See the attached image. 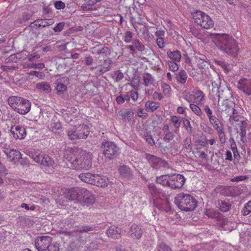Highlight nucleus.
<instances>
[{
	"label": "nucleus",
	"mask_w": 251,
	"mask_h": 251,
	"mask_svg": "<svg viewBox=\"0 0 251 251\" xmlns=\"http://www.w3.org/2000/svg\"><path fill=\"white\" fill-rule=\"evenodd\" d=\"M193 35L205 44L214 43L219 49L228 55L235 57L239 51L238 44L232 36L226 34H212L204 32L203 34L198 30L193 32Z\"/></svg>",
	"instance_id": "obj_1"
},
{
	"label": "nucleus",
	"mask_w": 251,
	"mask_h": 251,
	"mask_svg": "<svg viewBox=\"0 0 251 251\" xmlns=\"http://www.w3.org/2000/svg\"><path fill=\"white\" fill-rule=\"evenodd\" d=\"M67 166L76 170H88L92 166L93 155L77 148H68L64 153Z\"/></svg>",
	"instance_id": "obj_2"
},
{
	"label": "nucleus",
	"mask_w": 251,
	"mask_h": 251,
	"mask_svg": "<svg viewBox=\"0 0 251 251\" xmlns=\"http://www.w3.org/2000/svg\"><path fill=\"white\" fill-rule=\"evenodd\" d=\"M156 181L162 186L176 190L180 189L183 186L186 178L183 175L179 174L166 175L157 177Z\"/></svg>",
	"instance_id": "obj_3"
},
{
	"label": "nucleus",
	"mask_w": 251,
	"mask_h": 251,
	"mask_svg": "<svg viewBox=\"0 0 251 251\" xmlns=\"http://www.w3.org/2000/svg\"><path fill=\"white\" fill-rule=\"evenodd\" d=\"M8 103L13 109L22 115L27 114L30 110V102L20 97H9L8 99Z\"/></svg>",
	"instance_id": "obj_4"
},
{
	"label": "nucleus",
	"mask_w": 251,
	"mask_h": 251,
	"mask_svg": "<svg viewBox=\"0 0 251 251\" xmlns=\"http://www.w3.org/2000/svg\"><path fill=\"white\" fill-rule=\"evenodd\" d=\"M175 202L182 210L191 211L197 206V201L191 195L180 193L175 198Z\"/></svg>",
	"instance_id": "obj_5"
},
{
	"label": "nucleus",
	"mask_w": 251,
	"mask_h": 251,
	"mask_svg": "<svg viewBox=\"0 0 251 251\" xmlns=\"http://www.w3.org/2000/svg\"><path fill=\"white\" fill-rule=\"evenodd\" d=\"M68 138L71 140L84 139L90 134L89 126L85 124L71 127L67 131Z\"/></svg>",
	"instance_id": "obj_6"
},
{
	"label": "nucleus",
	"mask_w": 251,
	"mask_h": 251,
	"mask_svg": "<svg viewBox=\"0 0 251 251\" xmlns=\"http://www.w3.org/2000/svg\"><path fill=\"white\" fill-rule=\"evenodd\" d=\"M192 16L195 22L203 28L210 29L214 25V22L210 17L201 11L196 10Z\"/></svg>",
	"instance_id": "obj_7"
},
{
	"label": "nucleus",
	"mask_w": 251,
	"mask_h": 251,
	"mask_svg": "<svg viewBox=\"0 0 251 251\" xmlns=\"http://www.w3.org/2000/svg\"><path fill=\"white\" fill-rule=\"evenodd\" d=\"M28 155L36 162L46 167H52L54 161L49 155L44 153H38L33 151L28 152Z\"/></svg>",
	"instance_id": "obj_8"
},
{
	"label": "nucleus",
	"mask_w": 251,
	"mask_h": 251,
	"mask_svg": "<svg viewBox=\"0 0 251 251\" xmlns=\"http://www.w3.org/2000/svg\"><path fill=\"white\" fill-rule=\"evenodd\" d=\"M205 94L199 89H194L191 93L184 95V99L189 103L201 104L205 99Z\"/></svg>",
	"instance_id": "obj_9"
},
{
	"label": "nucleus",
	"mask_w": 251,
	"mask_h": 251,
	"mask_svg": "<svg viewBox=\"0 0 251 251\" xmlns=\"http://www.w3.org/2000/svg\"><path fill=\"white\" fill-rule=\"evenodd\" d=\"M103 153L108 158L111 159L118 151V148L113 142L106 141L102 144Z\"/></svg>",
	"instance_id": "obj_10"
},
{
	"label": "nucleus",
	"mask_w": 251,
	"mask_h": 251,
	"mask_svg": "<svg viewBox=\"0 0 251 251\" xmlns=\"http://www.w3.org/2000/svg\"><path fill=\"white\" fill-rule=\"evenodd\" d=\"M52 240V238L48 236L38 237L35 240V247L39 251H45Z\"/></svg>",
	"instance_id": "obj_11"
},
{
	"label": "nucleus",
	"mask_w": 251,
	"mask_h": 251,
	"mask_svg": "<svg viewBox=\"0 0 251 251\" xmlns=\"http://www.w3.org/2000/svg\"><path fill=\"white\" fill-rule=\"evenodd\" d=\"M84 189L81 187H73L66 190L64 193L69 200H77L79 201V197L82 196Z\"/></svg>",
	"instance_id": "obj_12"
},
{
	"label": "nucleus",
	"mask_w": 251,
	"mask_h": 251,
	"mask_svg": "<svg viewBox=\"0 0 251 251\" xmlns=\"http://www.w3.org/2000/svg\"><path fill=\"white\" fill-rule=\"evenodd\" d=\"M237 88L248 96L251 95V79L241 78L237 82Z\"/></svg>",
	"instance_id": "obj_13"
},
{
	"label": "nucleus",
	"mask_w": 251,
	"mask_h": 251,
	"mask_svg": "<svg viewBox=\"0 0 251 251\" xmlns=\"http://www.w3.org/2000/svg\"><path fill=\"white\" fill-rule=\"evenodd\" d=\"M79 197V202L87 206L92 204L95 201L94 195L85 188L84 189V191L82 192V196Z\"/></svg>",
	"instance_id": "obj_14"
},
{
	"label": "nucleus",
	"mask_w": 251,
	"mask_h": 251,
	"mask_svg": "<svg viewBox=\"0 0 251 251\" xmlns=\"http://www.w3.org/2000/svg\"><path fill=\"white\" fill-rule=\"evenodd\" d=\"M10 132L16 139H23L26 135L25 128L20 125H13L11 126Z\"/></svg>",
	"instance_id": "obj_15"
},
{
	"label": "nucleus",
	"mask_w": 251,
	"mask_h": 251,
	"mask_svg": "<svg viewBox=\"0 0 251 251\" xmlns=\"http://www.w3.org/2000/svg\"><path fill=\"white\" fill-rule=\"evenodd\" d=\"M54 21L51 19H38L31 23L30 26L34 29H37L52 25Z\"/></svg>",
	"instance_id": "obj_16"
},
{
	"label": "nucleus",
	"mask_w": 251,
	"mask_h": 251,
	"mask_svg": "<svg viewBox=\"0 0 251 251\" xmlns=\"http://www.w3.org/2000/svg\"><path fill=\"white\" fill-rule=\"evenodd\" d=\"M233 103L227 100H225L222 105L219 107L220 111L225 112L227 115H230L235 111V108L233 106Z\"/></svg>",
	"instance_id": "obj_17"
},
{
	"label": "nucleus",
	"mask_w": 251,
	"mask_h": 251,
	"mask_svg": "<svg viewBox=\"0 0 251 251\" xmlns=\"http://www.w3.org/2000/svg\"><path fill=\"white\" fill-rule=\"evenodd\" d=\"M94 182L93 185H96L100 187H106L108 186L109 180L107 176H100L99 175H95Z\"/></svg>",
	"instance_id": "obj_18"
},
{
	"label": "nucleus",
	"mask_w": 251,
	"mask_h": 251,
	"mask_svg": "<svg viewBox=\"0 0 251 251\" xmlns=\"http://www.w3.org/2000/svg\"><path fill=\"white\" fill-rule=\"evenodd\" d=\"M130 232L133 239H139L143 235V229L140 225L133 224L130 227Z\"/></svg>",
	"instance_id": "obj_19"
},
{
	"label": "nucleus",
	"mask_w": 251,
	"mask_h": 251,
	"mask_svg": "<svg viewBox=\"0 0 251 251\" xmlns=\"http://www.w3.org/2000/svg\"><path fill=\"white\" fill-rule=\"evenodd\" d=\"M106 234L109 237L116 239L120 237L121 230L116 226H111L106 231Z\"/></svg>",
	"instance_id": "obj_20"
},
{
	"label": "nucleus",
	"mask_w": 251,
	"mask_h": 251,
	"mask_svg": "<svg viewBox=\"0 0 251 251\" xmlns=\"http://www.w3.org/2000/svg\"><path fill=\"white\" fill-rule=\"evenodd\" d=\"M5 153L10 161H15L21 158V153L18 150L11 149L5 152Z\"/></svg>",
	"instance_id": "obj_21"
},
{
	"label": "nucleus",
	"mask_w": 251,
	"mask_h": 251,
	"mask_svg": "<svg viewBox=\"0 0 251 251\" xmlns=\"http://www.w3.org/2000/svg\"><path fill=\"white\" fill-rule=\"evenodd\" d=\"M167 56L171 60L176 62H180L181 58V53L179 50H168L167 52Z\"/></svg>",
	"instance_id": "obj_22"
},
{
	"label": "nucleus",
	"mask_w": 251,
	"mask_h": 251,
	"mask_svg": "<svg viewBox=\"0 0 251 251\" xmlns=\"http://www.w3.org/2000/svg\"><path fill=\"white\" fill-rule=\"evenodd\" d=\"M94 177H95V175L89 173H82L79 175V178L81 180L91 184H93Z\"/></svg>",
	"instance_id": "obj_23"
},
{
	"label": "nucleus",
	"mask_w": 251,
	"mask_h": 251,
	"mask_svg": "<svg viewBox=\"0 0 251 251\" xmlns=\"http://www.w3.org/2000/svg\"><path fill=\"white\" fill-rule=\"evenodd\" d=\"M145 106L146 111L148 112H153L159 108L160 104L158 102L148 101L146 102Z\"/></svg>",
	"instance_id": "obj_24"
},
{
	"label": "nucleus",
	"mask_w": 251,
	"mask_h": 251,
	"mask_svg": "<svg viewBox=\"0 0 251 251\" xmlns=\"http://www.w3.org/2000/svg\"><path fill=\"white\" fill-rule=\"evenodd\" d=\"M188 77L186 72L184 70L180 71L176 76L177 81L181 84H184Z\"/></svg>",
	"instance_id": "obj_25"
},
{
	"label": "nucleus",
	"mask_w": 251,
	"mask_h": 251,
	"mask_svg": "<svg viewBox=\"0 0 251 251\" xmlns=\"http://www.w3.org/2000/svg\"><path fill=\"white\" fill-rule=\"evenodd\" d=\"M218 205L220 210L223 212L229 211L231 206V204L228 201L222 200L219 201Z\"/></svg>",
	"instance_id": "obj_26"
},
{
	"label": "nucleus",
	"mask_w": 251,
	"mask_h": 251,
	"mask_svg": "<svg viewBox=\"0 0 251 251\" xmlns=\"http://www.w3.org/2000/svg\"><path fill=\"white\" fill-rule=\"evenodd\" d=\"M209 122L212 126L217 130L218 129H220V128L223 127V125L222 123H221L220 120L217 118L215 116H213L212 117H210L209 119Z\"/></svg>",
	"instance_id": "obj_27"
},
{
	"label": "nucleus",
	"mask_w": 251,
	"mask_h": 251,
	"mask_svg": "<svg viewBox=\"0 0 251 251\" xmlns=\"http://www.w3.org/2000/svg\"><path fill=\"white\" fill-rule=\"evenodd\" d=\"M143 79L145 86H150L151 85H154L155 80L154 77L150 74H146L143 76Z\"/></svg>",
	"instance_id": "obj_28"
},
{
	"label": "nucleus",
	"mask_w": 251,
	"mask_h": 251,
	"mask_svg": "<svg viewBox=\"0 0 251 251\" xmlns=\"http://www.w3.org/2000/svg\"><path fill=\"white\" fill-rule=\"evenodd\" d=\"M86 3L82 4L81 8L83 10H92L93 9L92 7L96 3L100 1V0H85Z\"/></svg>",
	"instance_id": "obj_29"
},
{
	"label": "nucleus",
	"mask_w": 251,
	"mask_h": 251,
	"mask_svg": "<svg viewBox=\"0 0 251 251\" xmlns=\"http://www.w3.org/2000/svg\"><path fill=\"white\" fill-rule=\"evenodd\" d=\"M36 88L40 90H42L46 93H49L51 91V88L48 83L46 82H42L38 83L36 84Z\"/></svg>",
	"instance_id": "obj_30"
},
{
	"label": "nucleus",
	"mask_w": 251,
	"mask_h": 251,
	"mask_svg": "<svg viewBox=\"0 0 251 251\" xmlns=\"http://www.w3.org/2000/svg\"><path fill=\"white\" fill-rule=\"evenodd\" d=\"M199 105L196 103H191L189 104V107L195 115L201 117L202 115V112Z\"/></svg>",
	"instance_id": "obj_31"
},
{
	"label": "nucleus",
	"mask_w": 251,
	"mask_h": 251,
	"mask_svg": "<svg viewBox=\"0 0 251 251\" xmlns=\"http://www.w3.org/2000/svg\"><path fill=\"white\" fill-rule=\"evenodd\" d=\"M161 90L164 96L169 98L172 95V89L170 85L166 83H161Z\"/></svg>",
	"instance_id": "obj_32"
},
{
	"label": "nucleus",
	"mask_w": 251,
	"mask_h": 251,
	"mask_svg": "<svg viewBox=\"0 0 251 251\" xmlns=\"http://www.w3.org/2000/svg\"><path fill=\"white\" fill-rule=\"evenodd\" d=\"M55 89L57 94L61 95L67 90V87L65 84L57 81L55 83Z\"/></svg>",
	"instance_id": "obj_33"
},
{
	"label": "nucleus",
	"mask_w": 251,
	"mask_h": 251,
	"mask_svg": "<svg viewBox=\"0 0 251 251\" xmlns=\"http://www.w3.org/2000/svg\"><path fill=\"white\" fill-rule=\"evenodd\" d=\"M146 159L153 167L156 166V163H158L160 160L159 158L150 154L146 155Z\"/></svg>",
	"instance_id": "obj_34"
},
{
	"label": "nucleus",
	"mask_w": 251,
	"mask_h": 251,
	"mask_svg": "<svg viewBox=\"0 0 251 251\" xmlns=\"http://www.w3.org/2000/svg\"><path fill=\"white\" fill-rule=\"evenodd\" d=\"M134 113L131 110H127L121 114L124 121H129L133 117Z\"/></svg>",
	"instance_id": "obj_35"
},
{
	"label": "nucleus",
	"mask_w": 251,
	"mask_h": 251,
	"mask_svg": "<svg viewBox=\"0 0 251 251\" xmlns=\"http://www.w3.org/2000/svg\"><path fill=\"white\" fill-rule=\"evenodd\" d=\"M178 62L168 60L167 64L168 66L169 69L172 72H176L178 70V65L177 63Z\"/></svg>",
	"instance_id": "obj_36"
},
{
	"label": "nucleus",
	"mask_w": 251,
	"mask_h": 251,
	"mask_svg": "<svg viewBox=\"0 0 251 251\" xmlns=\"http://www.w3.org/2000/svg\"><path fill=\"white\" fill-rule=\"evenodd\" d=\"M251 212V201H248L245 205L242 210L243 215L246 216Z\"/></svg>",
	"instance_id": "obj_37"
},
{
	"label": "nucleus",
	"mask_w": 251,
	"mask_h": 251,
	"mask_svg": "<svg viewBox=\"0 0 251 251\" xmlns=\"http://www.w3.org/2000/svg\"><path fill=\"white\" fill-rule=\"evenodd\" d=\"M119 171L123 177H126L129 174L130 169L126 166H122L119 168Z\"/></svg>",
	"instance_id": "obj_38"
},
{
	"label": "nucleus",
	"mask_w": 251,
	"mask_h": 251,
	"mask_svg": "<svg viewBox=\"0 0 251 251\" xmlns=\"http://www.w3.org/2000/svg\"><path fill=\"white\" fill-rule=\"evenodd\" d=\"M170 120L173 126L178 129L180 126L181 124L179 117L174 115L171 117Z\"/></svg>",
	"instance_id": "obj_39"
},
{
	"label": "nucleus",
	"mask_w": 251,
	"mask_h": 251,
	"mask_svg": "<svg viewBox=\"0 0 251 251\" xmlns=\"http://www.w3.org/2000/svg\"><path fill=\"white\" fill-rule=\"evenodd\" d=\"M214 62L217 65L223 68L226 72H228L229 71L230 68L229 67V65L224 61L222 60H215Z\"/></svg>",
	"instance_id": "obj_40"
},
{
	"label": "nucleus",
	"mask_w": 251,
	"mask_h": 251,
	"mask_svg": "<svg viewBox=\"0 0 251 251\" xmlns=\"http://www.w3.org/2000/svg\"><path fill=\"white\" fill-rule=\"evenodd\" d=\"M155 251H172L171 248L164 243L158 245Z\"/></svg>",
	"instance_id": "obj_41"
},
{
	"label": "nucleus",
	"mask_w": 251,
	"mask_h": 251,
	"mask_svg": "<svg viewBox=\"0 0 251 251\" xmlns=\"http://www.w3.org/2000/svg\"><path fill=\"white\" fill-rule=\"evenodd\" d=\"M135 48H136L139 51H142L144 50L145 48L144 45L139 41V40H133L132 41Z\"/></svg>",
	"instance_id": "obj_42"
},
{
	"label": "nucleus",
	"mask_w": 251,
	"mask_h": 251,
	"mask_svg": "<svg viewBox=\"0 0 251 251\" xmlns=\"http://www.w3.org/2000/svg\"><path fill=\"white\" fill-rule=\"evenodd\" d=\"M205 214L209 217L212 219L217 218L219 217V213L215 210H208L206 211Z\"/></svg>",
	"instance_id": "obj_43"
},
{
	"label": "nucleus",
	"mask_w": 251,
	"mask_h": 251,
	"mask_svg": "<svg viewBox=\"0 0 251 251\" xmlns=\"http://www.w3.org/2000/svg\"><path fill=\"white\" fill-rule=\"evenodd\" d=\"M29 75H34L40 79H43L45 77V74L43 72H38L36 71H31L30 72L27 73Z\"/></svg>",
	"instance_id": "obj_44"
},
{
	"label": "nucleus",
	"mask_w": 251,
	"mask_h": 251,
	"mask_svg": "<svg viewBox=\"0 0 251 251\" xmlns=\"http://www.w3.org/2000/svg\"><path fill=\"white\" fill-rule=\"evenodd\" d=\"M40 58V55L35 52L28 55V60L31 62H36Z\"/></svg>",
	"instance_id": "obj_45"
},
{
	"label": "nucleus",
	"mask_w": 251,
	"mask_h": 251,
	"mask_svg": "<svg viewBox=\"0 0 251 251\" xmlns=\"http://www.w3.org/2000/svg\"><path fill=\"white\" fill-rule=\"evenodd\" d=\"M110 50L107 47H104L101 50L98 51V53L101 55L103 57L107 56L110 55Z\"/></svg>",
	"instance_id": "obj_46"
},
{
	"label": "nucleus",
	"mask_w": 251,
	"mask_h": 251,
	"mask_svg": "<svg viewBox=\"0 0 251 251\" xmlns=\"http://www.w3.org/2000/svg\"><path fill=\"white\" fill-rule=\"evenodd\" d=\"M30 69H43L45 68V65L43 63H31L27 65Z\"/></svg>",
	"instance_id": "obj_47"
},
{
	"label": "nucleus",
	"mask_w": 251,
	"mask_h": 251,
	"mask_svg": "<svg viewBox=\"0 0 251 251\" xmlns=\"http://www.w3.org/2000/svg\"><path fill=\"white\" fill-rule=\"evenodd\" d=\"M207 141L206 137L203 136H201L199 139H197L196 143L201 146L205 147L208 144Z\"/></svg>",
	"instance_id": "obj_48"
},
{
	"label": "nucleus",
	"mask_w": 251,
	"mask_h": 251,
	"mask_svg": "<svg viewBox=\"0 0 251 251\" xmlns=\"http://www.w3.org/2000/svg\"><path fill=\"white\" fill-rule=\"evenodd\" d=\"M134 89H137L140 84V79L139 77H134L129 84Z\"/></svg>",
	"instance_id": "obj_49"
},
{
	"label": "nucleus",
	"mask_w": 251,
	"mask_h": 251,
	"mask_svg": "<svg viewBox=\"0 0 251 251\" xmlns=\"http://www.w3.org/2000/svg\"><path fill=\"white\" fill-rule=\"evenodd\" d=\"M94 227L92 226H83L79 229H78L76 231L80 233H82L92 231Z\"/></svg>",
	"instance_id": "obj_50"
},
{
	"label": "nucleus",
	"mask_w": 251,
	"mask_h": 251,
	"mask_svg": "<svg viewBox=\"0 0 251 251\" xmlns=\"http://www.w3.org/2000/svg\"><path fill=\"white\" fill-rule=\"evenodd\" d=\"M183 125L186 129L189 132H192V127L191 125L190 122L188 119H184L183 120Z\"/></svg>",
	"instance_id": "obj_51"
},
{
	"label": "nucleus",
	"mask_w": 251,
	"mask_h": 251,
	"mask_svg": "<svg viewBox=\"0 0 251 251\" xmlns=\"http://www.w3.org/2000/svg\"><path fill=\"white\" fill-rule=\"evenodd\" d=\"M132 34L130 31L126 32L124 37V41L126 43H129L132 41Z\"/></svg>",
	"instance_id": "obj_52"
},
{
	"label": "nucleus",
	"mask_w": 251,
	"mask_h": 251,
	"mask_svg": "<svg viewBox=\"0 0 251 251\" xmlns=\"http://www.w3.org/2000/svg\"><path fill=\"white\" fill-rule=\"evenodd\" d=\"M217 132L218 133L219 137L220 139V141L222 143L225 142V133L224 131V128L222 127L220 128V129H218L217 130Z\"/></svg>",
	"instance_id": "obj_53"
},
{
	"label": "nucleus",
	"mask_w": 251,
	"mask_h": 251,
	"mask_svg": "<svg viewBox=\"0 0 251 251\" xmlns=\"http://www.w3.org/2000/svg\"><path fill=\"white\" fill-rule=\"evenodd\" d=\"M46 251H59V248L57 245L49 244V247Z\"/></svg>",
	"instance_id": "obj_54"
},
{
	"label": "nucleus",
	"mask_w": 251,
	"mask_h": 251,
	"mask_svg": "<svg viewBox=\"0 0 251 251\" xmlns=\"http://www.w3.org/2000/svg\"><path fill=\"white\" fill-rule=\"evenodd\" d=\"M248 178V176H239L233 177L231 179V180L233 182H239L246 180Z\"/></svg>",
	"instance_id": "obj_55"
},
{
	"label": "nucleus",
	"mask_w": 251,
	"mask_h": 251,
	"mask_svg": "<svg viewBox=\"0 0 251 251\" xmlns=\"http://www.w3.org/2000/svg\"><path fill=\"white\" fill-rule=\"evenodd\" d=\"M203 110L206 114L207 116L210 119V117H212L214 116L212 115V111L210 108L209 106L208 105H206L204 106Z\"/></svg>",
	"instance_id": "obj_56"
},
{
	"label": "nucleus",
	"mask_w": 251,
	"mask_h": 251,
	"mask_svg": "<svg viewBox=\"0 0 251 251\" xmlns=\"http://www.w3.org/2000/svg\"><path fill=\"white\" fill-rule=\"evenodd\" d=\"M54 7L56 9L60 10L65 7V4L62 1H57L54 3Z\"/></svg>",
	"instance_id": "obj_57"
},
{
	"label": "nucleus",
	"mask_w": 251,
	"mask_h": 251,
	"mask_svg": "<svg viewBox=\"0 0 251 251\" xmlns=\"http://www.w3.org/2000/svg\"><path fill=\"white\" fill-rule=\"evenodd\" d=\"M104 62L105 63H108V66L106 67H101L100 69V72L101 73H103L104 72H107L109 70L110 68V60L109 59L104 60Z\"/></svg>",
	"instance_id": "obj_58"
},
{
	"label": "nucleus",
	"mask_w": 251,
	"mask_h": 251,
	"mask_svg": "<svg viewBox=\"0 0 251 251\" xmlns=\"http://www.w3.org/2000/svg\"><path fill=\"white\" fill-rule=\"evenodd\" d=\"M65 25L64 22H61L57 24V25L53 28V30L55 32H60L63 28Z\"/></svg>",
	"instance_id": "obj_59"
},
{
	"label": "nucleus",
	"mask_w": 251,
	"mask_h": 251,
	"mask_svg": "<svg viewBox=\"0 0 251 251\" xmlns=\"http://www.w3.org/2000/svg\"><path fill=\"white\" fill-rule=\"evenodd\" d=\"M236 110L234 111L233 113H231L230 116V120H233L235 122H238L239 120V116L238 115L237 112H235Z\"/></svg>",
	"instance_id": "obj_60"
},
{
	"label": "nucleus",
	"mask_w": 251,
	"mask_h": 251,
	"mask_svg": "<svg viewBox=\"0 0 251 251\" xmlns=\"http://www.w3.org/2000/svg\"><path fill=\"white\" fill-rule=\"evenodd\" d=\"M145 139L147 142H148L151 146L155 144V142L152 137V136L149 134H147L145 136Z\"/></svg>",
	"instance_id": "obj_61"
},
{
	"label": "nucleus",
	"mask_w": 251,
	"mask_h": 251,
	"mask_svg": "<svg viewBox=\"0 0 251 251\" xmlns=\"http://www.w3.org/2000/svg\"><path fill=\"white\" fill-rule=\"evenodd\" d=\"M130 95L131 99L133 101H136L138 98V93L136 90H131L130 91Z\"/></svg>",
	"instance_id": "obj_62"
},
{
	"label": "nucleus",
	"mask_w": 251,
	"mask_h": 251,
	"mask_svg": "<svg viewBox=\"0 0 251 251\" xmlns=\"http://www.w3.org/2000/svg\"><path fill=\"white\" fill-rule=\"evenodd\" d=\"M156 43L158 47L160 49H162L165 47V42L164 39L161 37L157 38L156 40Z\"/></svg>",
	"instance_id": "obj_63"
},
{
	"label": "nucleus",
	"mask_w": 251,
	"mask_h": 251,
	"mask_svg": "<svg viewBox=\"0 0 251 251\" xmlns=\"http://www.w3.org/2000/svg\"><path fill=\"white\" fill-rule=\"evenodd\" d=\"M173 138V134H172V133L171 132H166L164 137V138H163V140L165 141H166L167 142H169L171 140H172Z\"/></svg>",
	"instance_id": "obj_64"
}]
</instances>
